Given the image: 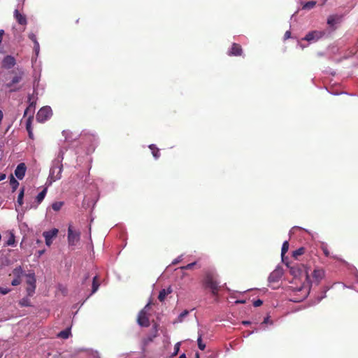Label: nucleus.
I'll use <instances>...</instances> for the list:
<instances>
[{
  "label": "nucleus",
  "mask_w": 358,
  "mask_h": 358,
  "mask_svg": "<svg viewBox=\"0 0 358 358\" xmlns=\"http://www.w3.org/2000/svg\"><path fill=\"white\" fill-rule=\"evenodd\" d=\"M203 283L206 288L217 291L220 287L218 275L215 270L207 269L204 271Z\"/></svg>",
  "instance_id": "obj_1"
},
{
  "label": "nucleus",
  "mask_w": 358,
  "mask_h": 358,
  "mask_svg": "<svg viewBox=\"0 0 358 358\" xmlns=\"http://www.w3.org/2000/svg\"><path fill=\"white\" fill-rule=\"evenodd\" d=\"M33 96L29 95L28 101L29 103V106L25 109L24 113V116H27L29 115V117L27 120L26 122V129L27 131L32 130V120L34 118V113L35 109V102L32 100Z\"/></svg>",
  "instance_id": "obj_2"
},
{
  "label": "nucleus",
  "mask_w": 358,
  "mask_h": 358,
  "mask_svg": "<svg viewBox=\"0 0 358 358\" xmlns=\"http://www.w3.org/2000/svg\"><path fill=\"white\" fill-rule=\"evenodd\" d=\"M80 239V232L74 229L73 226L70 224L68 228V243L69 245H76Z\"/></svg>",
  "instance_id": "obj_3"
},
{
  "label": "nucleus",
  "mask_w": 358,
  "mask_h": 358,
  "mask_svg": "<svg viewBox=\"0 0 358 358\" xmlns=\"http://www.w3.org/2000/svg\"><path fill=\"white\" fill-rule=\"evenodd\" d=\"M9 276H13V279L11 280V285L15 286L21 283L22 278L24 276V273L22 267L19 266L13 270Z\"/></svg>",
  "instance_id": "obj_4"
},
{
  "label": "nucleus",
  "mask_w": 358,
  "mask_h": 358,
  "mask_svg": "<svg viewBox=\"0 0 358 358\" xmlns=\"http://www.w3.org/2000/svg\"><path fill=\"white\" fill-rule=\"evenodd\" d=\"M52 109L50 106L42 107L36 115V120L39 122H44L52 116Z\"/></svg>",
  "instance_id": "obj_5"
},
{
  "label": "nucleus",
  "mask_w": 358,
  "mask_h": 358,
  "mask_svg": "<svg viewBox=\"0 0 358 358\" xmlns=\"http://www.w3.org/2000/svg\"><path fill=\"white\" fill-rule=\"evenodd\" d=\"M150 303H148L142 310L138 316V323L141 327H148L150 324L149 319L146 315L145 310L149 307Z\"/></svg>",
  "instance_id": "obj_6"
},
{
  "label": "nucleus",
  "mask_w": 358,
  "mask_h": 358,
  "mask_svg": "<svg viewBox=\"0 0 358 358\" xmlns=\"http://www.w3.org/2000/svg\"><path fill=\"white\" fill-rule=\"evenodd\" d=\"M58 231V229L55 228L50 231H44L43 233V236L45 240V244L48 246H50L52 244V239L57 236Z\"/></svg>",
  "instance_id": "obj_7"
},
{
  "label": "nucleus",
  "mask_w": 358,
  "mask_h": 358,
  "mask_svg": "<svg viewBox=\"0 0 358 358\" xmlns=\"http://www.w3.org/2000/svg\"><path fill=\"white\" fill-rule=\"evenodd\" d=\"M15 59L10 55L5 57L2 61V67L10 69L15 65Z\"/></svg>",
  "instance_id": "obj_8"
},
{
  "label": "nucleus",
  "mask_w": 358,
  "mask_h": 358,
  "mask_svg": "<svg viewBox=\"0 0 358 358\" xmlns=\"http://www.w3.org/2000/svg\"><path fill=\"white\" fill-rule=\"evenodd\" d=\"M243 53V49L241 45L234 43L231 45L230 50H229L228 55L229 56H241Z\"/></svg>",
  "instance_id": "obj_9"
},
{
  "label": "nucleus",
  "mask_w": 358,
  "mask_h": 358,
  "mask_svg": "<svg viewBox=\"0 0 358 358\" xmlns=\"http://www.w3.org/2000/svg\"><path fill=\"white\" fill-rule=\"evenodd\" d=\"M282 275V270L281 268L275 269L273 272L271 273L268 277V282H277L281 278Z\"/></svg>",
  "instance_id": "obj_10"
},
{
  "label": "nucleus",
  "mask_w": 358,
  "mask_h": 358,
  "mask_svg": "<svg viewBox=\"0 0 358 358\" xmlns=\"http://www.w3.org/2000/svg\"><path fill=\"white\" fill-rule=\"evenodd\" d=\"M323 34L322 31H313L307 34L303 39L307 41H317L320 38Z\"/></svg>",
  "instance_id": "obj_11"
},
{
  "label": "nucleus",
  "mask_w": 358,
  "mask_h": 358,
  "mask_svg": "<svg viewBox=\"0 0 358 358\" xmlns=\"http://www.w3.org/2000/svg\"><path fill=\"white\" fill-rule=\"evenodd\" d=\"M14 17L20 25L25 26L27 24V20L25 15L21 13L17 9L14 11Z\"/></svg>",
  "instance_id": "obj_12"
},
{
  "label": "nucleus",
  "mask_w": 358,
  "mask_h": 358,
  "mask_svg": "<svg viewBox=\"0 0 358 358\" xmlns=\"http://www.w3.org/2000/svg\"><path fill=\"white\" fill-rule=\"evenodd\" d=\"M26 169L27 167L24 163L19 164L15 170V176L18 179L22 180L25 175Z\"/></svg>",
  "instance_id": "obj_13"
},
{
  "label": "nucleus",
  "mask_w": 358,
  "mask_h": 358,
  "mask_svg": "<svg viewBox=\"0 0 358 358\" xmlns=\"http://www.w3.org/2000/svg\"><path fill=\"white\" fill-rule=\"evenodd\" d=\"M26 278V282L29 285L30 287L27 288V291H29V289H35L36 288V278L34 273H29V274H24V276Z\"/></svg>",
  "instance_id": "obj_14"
},
{
  "label": "nucleus",
  "mask_w": 358,
  "mask_h": 358,
  "mask_svg": "<svg viewBox=\"0 0 358 358\" xmlns=\"http://www.w3.org/2000/svg\"><path fill=\"white\" fill-rule=\"evenodd\" d=\"M324 270L322 268L314 269L312 275L316 283H318L324 277Z\"/></svg>",
  "instance_id": "obj_15"
},
{
  "label": "nucleus",
  "mask_w": 358,
  "mask_h": 358,
  "mask_svg": "<svg viewBox=\"0 0 358 358\" xmlns=\"http://www.w3.org/2000/svg\"><path fill=\"white\" fill-rule=\"evenodd\" d=\"M23 74L22 71H20L18 73H16L12 78L11 82L6 84V87L10 88L13 85L20 83L22 78Z\"/></svg>",
  "instance_id": "obj_16"
},
{
  "label": "nucleus",
  "mask_w": 358,
  "mask_h": 358,
  "mask_svg": "<svg viewBox=\"0 0 358 358\" xmlns=\"http://www.w3.org/2000/svg\"><path fill=\"white\" fill-rule=\"evenodd\" d=\"M101 282V279L98 275L93 276L92 280V290L91 291H93V292L97 291L98 289L99 288Z\"/></svg>",
  "instance_id": "obj_17"
},
{
  "label": "nucleus",
  "mask_w": 358,
  "mask_h": 358,
  "mask_svg": "<svg viewBox=\"0 0 358 358\" xmlns=\"http://www.w3.org/2000/svg\"><path fill=\"white\" fill-rule=\"evenodd\" d=\"M302 293V295L301 296H297V295H294L293 296H291L289 298V301H293L294 303H299V302H301L304 299H306V297H308V296L309 295L310 292H301Z\"/></svg>",
  "instance_id": "obj_18"
},
{
  "label": "nucleus",
  "mask_w": 358,
  "mask_h": 358,
  "mask_svg": "<svg viewBox=\"0 0 358 358\" xmlns=\"http://www.w3.org/2000/svg\"><path fill=\"white\" fill-rule=\"evenodd\" d=\"M286 265L287 267L289 268V272L290 273L294 275V277H296L300 275L301 270L298 267L295 266H289V263H286Z\"/></svg>",
  "instance_id": "obj_19"
},
{
  "label": "nucleus",
  "mask_w": 358,
  "mask_h": 358,
  "mask_svg": "<svg viewBox=\"0 0 358 358\" xmlns=\"http://www.w3.org/2000/svg\"><path fill=\"white\" fill-rule=\"evenodd\" d=\"M149 148L152 151V154L155 159H158L160 156L159 150L156 147L155 145L151 144L149 145Z\"/></svg>",
  "instance_id": "obj_20"
},
{
  "label": "nucleus",
  "mask_w": 358,
  "mask_h": 358,
  "mask_svg": "<svg viewBox=\"0 0 358 358\" xmlns=\"http://www.w3.org/2000/svg\"><path fill=\"white\" fill-rule=\"evenodd\" d=\"M288 250H289V243L287 241H285L282 243V249H281V256H282V260L283 262H285L284 257H285V254L287 253V252L288 251Z\"/></svg>",
  "instance_id": "obj_21"
},
{
  "label": "nucleus",
  "mask_w": 358,
  "mask_h": 358,
  "mask_svg": "<svg viewBox=\"0 0 358 358\" xmlns=\"http://www.w3.org/2000/svg\"><path fill=\"white\" fill-rule=\"evenodd\" d=\"M305 251H306L305 248L301 247V248H298L297 250L293 251L292 257L295 259H297L299 256H301L305 253Z\"/></svg>",
  "instance_id": "obj_22"
},
{
  "label": "nucleus",
  "mask_w": 358,
  "mask_h": 358,
  "mask_svg": "<svg viewBox=\"0 0 358 358\" xmlns=\"http://www.w3.org/2000/svg\"><path fill=\"white\" fill-rule=\"evenodd\" d=\"M10 185L11 186L13 192H15L19 186L18 181L12 175L10 176Z\"/></svg>",
  "instance_id": "obj_23"
},
{
  "label": "nucleus",
  "mask_w": 358,
  "mask_h": 358,
  "mask_svg": "<svg viewBox=\"0 0 358 358\" xmlns=\"http://www.w3.org/2000/svg\"><path fill=\"white\" fill-rule=\"evenodd\" d=\"M70 334H71V330L69 328V329H66L60 331L58 334V337L64 338V339H66L69 337Z\"/></svg>",
  "instance_id": "obj_24"
},
{
  "label": "nucleus",
  "mask_w": 358,
  "mask_h": 358,
  "mask_svg": "<svg viewBox=\"0 0 358 358\" xmlns=\"http://www.w3.org/2000/svg\"><path fill=\"white\" fill-rule=\"evenodd\" d=\"M315 5H316L315 1H310L305 3L303 5L302 8L304 10H310V9L313 8L315 6Z\"/></svg>",
  "instance_id": "obj_25"
},
{
  "label": "nucleus",
  "mask_w": 358,
  "mask_h": 358,
  "mask_svg": "<svg viewBox=\"0 0 358 358\" xmlns=\"http://www.w3.org/2000/svg\"><path fill=\"white\" fill-rule=\"evenodd\" d=\"M24 194V187H23L20 189V193L18 194V196H17V203L18 204V206H22Z\"/></svg>",
  "instance_id": "obj_26"
},
{
  "label": "nucleus",
  "mask_w": 358,
  "mask_h": 358,
  "mask_svg": "<svg viewBox=\"0 0 358 358\" xmlns=\"http://www.w3.org/2000/svg\"><path fill=\"white\" fill-rule=\"evenodd\" d=\"M47 193V188H45L43 191H41L36 196V201L38 203H40L42 202V201L44 199L45 194Z\"/></svg>",
  "instance_id": "obj_27"
},
{
  "label": "nucleus",
  "mask_w": 358,
  "mask_h": 358,
  "mask_svg": "<svg viewBox=\"0 0 358 358\" xmlns=\"http://www.w3.org/2000/svg\"><path fill=\"white\" fill-rule=\"evenodd\" d=\"M63 205H64V202H62V201H55V202L52 203V208L55 211H59L62 208Z\"/></svg>",
  "instance_id": "obj_28"
},
{
  "label": "nucleus",
  "mask_w": 358,
  "mask_h": 358,
  "mask_svg": "<svg viewBox=\"0 0 358 358\" xmlns=\"http://www.w3.org/2000/svg\"><path fill=\"white\" fill-rule=\"evenodd\" d=\"M330 289H336V290H342L345 289V285L342 282H335L332 285Z\"/></svg>",
  "instance_id": "obj_29"
},
{
  "label": "nucleus",
  "mask_w": 358,
  "mask_h": 358,
  "mask_svg": "<svg viewBox=\"0 0 358 358\" xmlns=\"http://www.w3.org/2000/svg\"><path fill=\"white\" fill-rule=\"evenodd\" d=\"M19 303H20V305L22 307H24V306H31V303H30V301H29V296H27V297H25V298L22 299L19 301Z\"/></svg>",
  "instance_id": "obj_30"
},
{
  "label": "nucleus",
  "mask_w": 358,
  "mask_h": 358,
  "mask_svg": "<svg viewBox=\"0 0 358 358\" xmlns=\"http://www.w3.org/2000/svg\"><path fill=\"white\" fill-rule=\"evenodd\" d=\"M188 314H189V311H188V310H184L183 312H182V313L179 315V316H178V322H182L184 320L185 317H187V315Z\"/></svg>",
  "instance_id": "obj_31"
},
{
  "label": "nucleus",
  "mask_w": 358,
  "mask_h": 358,
  "mask_svg": "<svg viewBox=\"0 0 358 358\" xmlns=\"http://www.w3.org/2000/svg\"><path fill=\"white\" fill-rule=\"evenodd\" d=\"M157 336V330H155V333L151 336H148L145 340L144 343L145 345H148L149 343L153 341V339Z\"/></svg>",
  "instance_id": "obj_32"
},
{
  "label": "nucleus",
  "mask_w": 358,
  "mask_h": 358,
  "mask_svg": "<svg viewBox=\"0 0 358 358\" xmlns=\"http://www.w3.org/2000/svg\"><path fill=\"white\" fill-rule=\"evenodd\" d=\"M196 264V262H192V263H190V264H188L186 266H182L180 267V269L182 270H188V269H192L194 268V266Z\"/></svg>",
  "instance_id": "obj_33"
},
{
  "label": "nucleus",
  "mask_w": 358,
  "mask_h": 358,
  "mask_svg": "<svg viewBox=\"0 0 358 358\" xmlns=\"http://www.w3.org/2000/svg\"><path fill=\"white\" fill-rule=\"evenodd\" d=\"M198 347L200 350H203L206 348V345L202 343L201 336H199L197 339Z\"/></svg>",
  "instance_id": "obj_34"
},
{
  "label": "nucleus",
  "mask_w": 358,
  "mask_h": 358,
  "mask_svg": "<svg viewBox=\"0 0 358 358\" xmlns=\"http://www.w3.org/2000/svg\"><path fill=\"white\" fill-rule=\"evenodd\" d=\"M322 250V252L324 253V255L326 256V257H330V252L329 250H328L327 248V245H322L321 247Z\"/></svg>",
  "instance_id": "obj_35"
},
{
  "label": "nucleus",
  "mask_w": 358,
  "mask_h": 358,
  "mask_svg": "<svg viewBox=\"0 0 358 358\" xmlns=\"http://www.w3.org/2000/svg\"><path fill=\"white\" fill-rule=\"evenodd\" d=\"M29 38L34 43H37L38 41L36 35L34 33H30L28 35Z\"/></svg>",
  "instance_id": "obj_36"
},
{
  "label": "nucleus",
  "mask_w": 358,
  "mask_h": 358,
  "mask_svg": "<svg viewBox=\"0 0 358 358\" xmlns=\"http://www.w3.org/2000/svg\"><path fill=\"white\" fill-rule=\"evenodd\" d=\"M14 243H15V236H14V235H13V234H11V235H10V238H8V240L7 241L6 244H7L8 245H13V244H14Z\"/></svg>",
  "instance_id": "obj_37"
},
{
  "label": "nucleus",
  "mask_w": 358,
  "mask_h": 358,
  "mask_svg": "<svg viewBox=\"0 0 358 358\" xmlns=\"http://www.w3.org/2000/svg\"><path fill=\"white\" fill-rule=\"evenodd\" d=\"M325 292H320V296H317V301L313 302V304H316L317 303H319L323 298H324L326 296L324 294Z\"/></svg>",
  "instance_id": "obj_38"
},
{
  "label": "nucleus",
  "mask_w": 358,
  "mask_h": 358,
  "mask_svg": "<svg viewBox=\"0 0 358 358\" xmlns=\"http://www.w3.org/2000/svg\"><path fill=\"white\" fill-rule=\"evenodd\" d=\"M169 293V292H159V294L158 296L159 301H164Z\"/></svg>",
  "instance_id": "obj_39"
},
{
  "label": "nucleus",
  "mask_w": 358,
  "mask_h": 358,
  "mask_svg": "<svg viewBox=\"0 0 358 358\" xmlns=\"http://www.w3.org/2000/svg\"><path fill=\"white\" fill-rule=\"evenodd\" d=\"M180 350V343H177L174 346V352L173 355H176Z\"/></svg>",
  "instance_id": "obj_40"
},
{
  "label": "nucleus",
  "mask_w": 358,
  "mask_h": 358,
  "mask_svg": "<svg viewBox=\"0 0 358 358\" xmlns=\"http://www.w3.org/2000/svg\"><path fill=\"white\" fill-rule=\"evenodd\" d=\"M263 303V301L260 299L256 300L254 301L253 305L255 307L260 306Z\"/></svg>",
  "instance_id": "obj_41"
},
{
  "label": "nucleus",
  "mask_w": 358,
  "mask_h": 358,
  "mask_svg": "<svg viewBox=\"0 0 358 358\" xmlns=\"http://www.w3.org/2000/svg\"><path fill=\"white\" fill-rule=\"evenodd\" d=\"M34 49L36 53L38 54L40 50V45L38 42H37V43H34Z\"/></svg>",
  "instance_id": "obj_42"
},
{
  "label": "nucleus",
  "mask_w": 358,
  "mask_h": 358,
  "mask_svg": "<svg viewBox=\"0 0 358 358\" xmlns=\"http://www.w3.org/2000/svg\"><path fill=\"white\" fill-rule=\"evenodd\" d=\"M335 22V20L334 17H329L327 20V23L329 24V25H333Z\"/></svg>",
  "instance_id": "obj_43"
},
{
  "label": "nucleus",
  "mask_w": 358,
  "mask_h": 358,
  "mask_svg": "<svg viewBox=\"0 0 358 358\" xmlns=\"http://www.w3.org/2000/svg\"><path fill=\"white\" fill-rule=\"evenodd\" d=\"M290 36H291V31H287L285 32V36H284L285 39H287V38H290Z\"/></svg>",
  "instance_id": "obj_44"
},
{
  "label": "nucleus",
  "mask_w": 358,
  "mask_h": 358,
  "mask_svg": "<svg viewBox=\"0 0 358 358\" xmlns=\"http://www.w3.org/2000/svg\"><path fill=\"white\" fill-rule=\"evenodd\" d=\"M268 323H272L271 322H270V319H269V316H267L264 318V321H263V324H268Z\"/></svg>",
  "instance_id": "obj_45"
},
{
  "label": "nucleus",
  "mask_w": 358,
  "mask_h": 358,
  "mask_svg": "<svg viewBox=\"0 0 358 358\" xmlns=\"http://www.w3.org/2000/svg\"><path fill=\"white\" fill-rule=\"evenodd\" d=\"M3 35H4V31L3 29H1L0 30V43L2 41Z\"/></svg>",
  "instance_id": "obj_46"
},
{
  "label": "nucleus",
  "mask_w": 358,
  "mask_h": 358,
  "mask_svg": "<svg viewBox=\"0 0 358 358\" xmlns=\"http://www.w3.org/2000/svg\"><path fill=\"white\" fill-rule=\"evenodd\" d=\"M27 132H28V134H29V137L31 139H33V138H34L33 131H32V130H30V131H27Z\"/></svg>",
  "instance_id": "obj_47"
},
{
  "label": "nucleus",
  "mask_w": 358,
  "mask_h": 358,
  "mask_svg": "<svg viewBox=\"0 0 358 358\" xmlns=\"http://www.w3.org/2000/svg\"><path fill=\"white\" fill-rule=\"evenodd\" d=\"M6 178V174L0 173V181L4 180Z\"/></svg>",
  "instance_id": "obj_48"
},
{
  "label": "nucleus",
  "mask_w": 358,
  "mask_h": 358,
  "mask_svg": "<svg viewBox=\"0 0 358 358\" xmlns=\"http://www.w3.org/2000/svg\"><path fill=\"white\" fill-rule=\"evenodd\" d=\"M180 257H178V259H174L173 261L172 264L175 265V264H178V262H180Z\"/></svg>",
  "instance_id": "obj_49"
},
{
  "label": "nucleus",
  "mask_w": 358,
  "mask_h": 358,
  "mask_svg": "<svg viewBox=\"0 0 358 358\" xmlns=\"http://www.w3.org/2000/svg\"><path fill=\"white\" fill-rule=\"evenodd\" d=\"M245 302V301L244 300H236L235 301L236 303H244Z\"/></svg>",
  "instance_id": "obj_50"
},
{
  "label": "nucleus",
  "mask_w": 358,
  "mask_h": 358,
  "mask_svg": "<svg viewBox=\"0 0 358 358\" xmlns=\"http://www.w3.org/2000/svg\"><path fill=\"white\" fill-rule=\"evenodd\" d=\"M161 291L165 292V291H172V290H171V286H169V287L167 288V289H166L165 288H163V289H162V290H161Z\"/></svg>",
  "instance_id": "obj_51"
},
{
  "label": "nucleus",
  "mask_w": 358,
  "mask_h": 358,
  "mask_svg": "<svg viewBox=\"0 0 358 358\" xmlns=\"http://www.w3.org/2000/svg\"><path fill=\"white\" fill-rule=\"evenodd\" d=\"M242 323L244 325H248L250 324V321H243Z\"/></svg>",
  "instance_id": "obj_52"
},
{
  "label": "nucleus",
  "mask_w": 358,
  "mask_h": 358,
  "mask_svg": "<svg viewBox=\"0 0 358 358\" xmlns=\"http://www.w3.org/2000/svg\"><path fill=\"white\" fill-rule=\"evenodd\" d=\"M90 278L89 274H87V275L85 277L84 282H86V281Z\"/></svg>",
  "instance_id": "obj_53"
},
{
  "label": "nucleus",
  "mask_w": 358,
  "mask_h": 358,
  "mask_svg": "<svg viewBox=\"0 0 358 358\" xmlns=\"http://www.w3.org/2000/svg\"><path fill=\"white\" fill-rule=\"evenodd\" d=\"M246 291H248V292H250V291H259V289H258L250 288V289H248Z\"/></svg>",
  "instance_id": "obj_54"
},
{
  "label": "nucleus",
  "mask_w": 358,
  "mask_h": 358,
  "mask_svg": "<svg viewBox=\"0 0 358 358\" xmlns=\"http://www.w3.org/2000/svg\"><path fill=\"white\" fill-rule=\"evenodd\" d=\"M179 358H186V356L185 354H182L180 355Z\"/></svg>",
  "instance_id": "obj_55"
},
{
  "label": "nucleus",
  "mask_w": 358,
  "mask_h": 358,
  "mask_svg": "<svg viewBox=\"0 0 358 358\" xmlns=\"http://www.w3.org/2000/svg\"><path fill=\"white\" fill-rule=\"evenodd\" d=\"M50 178H51V179H52L53 181H55V180L59 179L60 177H58V178H54V179H53L52 176L51 175V176H50Z\"/></svg>",
  "instance_id": "obj_56"
},
{
  "label": "nucleus",
  "mask_w": 358,
  "mask_h": 358,
  "mask_svg": "<svg viewBox=\"0 0 358 358\" xmlns=\"http://www.w3.org/2000/svg\"><path fill=\"white\" fill-rule=\"evenodd\" d=\"M194 358H199V353H196L195 355V357Z\"/></svg>",
  "instance_id": "obj_57"
},
{
  "label": "nucleus",
  "mask_w": 358,
  "mask_h": 358,
  "mask_svg": "<svg viewBox=\"0 0 358 358\" xmlns=\"http://www.w3.org/2000/svg\"><path fill=\"white\" fill-rule=\"evenodd\" d=\"M0 291H8V290H7V289H3V288L0 287Z\"/></svg>",
  "instance_id": "obj_58"
},
{
  "label": "nucleus",
  "mask_w": 358,
  "mask_h": 358,
  "mask_svg": "<svg viewBox=\"0 0 358 358\" xmlns=\"http://www.w3.org/2000/svg\"><path fill=\"white\" fill-rule=\"evenodd\" d=\"M2 294H7L8 292H1Z\"/></svg>",
  "instance_id": "obj_59"
}]
</instances>
